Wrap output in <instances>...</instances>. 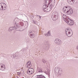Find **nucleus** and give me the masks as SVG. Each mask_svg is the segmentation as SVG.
I'll return each instance as SVG.
<instances>
[{
  "instance_id": "f257e3e1",
  "label": "nucleus",
  "mask_w": 78,
  "mask_h": 78,
  "mask_svg": "<svg viewBox=\"0 0 78 78\" xmlns=\"http://www.w3.org/2000/svg\"><path fill=\"white\" fill-rule=\"evenodd\" d=\"M44 5L43 6L42 10L44 12H46L47 8L48 6V5H52L54 4L55 6V0H44Z\"/></svg>"
},
{
  "instance_id": "f03ea898",
  "label": "nucleus",
  "mask_w": 78,
  "mask_h": 78,
  "mask_svg": "<svg viewBox=\"0 0 78 78\" xmlns=\"http://www.w3.org/2000/svg\"><path fill=\"white\" fill-rule=\"evenodd\" d=\"M63 12L67 15H72L73 14V9H71L70 7L67 5L64 6L62 9Z\"/></svg>"
},
{
  "instance_id": "7ed1b4c3",
  "label": "nucleus",
  "mask_w": 78,
  "mask_h": 78,
  "mask_svg": "<svg viewBox=\"0 0 78 78\" xmlns=\"http://www.w3.org/2000/svg\"><path fill=\"white\" fill-rule=\"evenodd\" d=\"M19 25L18 27V28H23V29L25 30L28 27V22L26 21V24L24 26V23L23 22H20L19 23Z\"/></svg>"
},
{
  "instance_id": "20e7f679",
  "label": "nucleus",
  "mask_w": 78,
  "mask_h": 78,
  "mask_svg": "<svg viewBox=\"0 0 78 78\" xmlns=\"http://www.w3.org/2000/svg\"><path fill=\"white\" fill-rule=\"evenodd\" d=\"M59 17V14L57 12H54L52 13L51 15L52 19L53 21L56 20Z\"/></svg>"
},
{
  "instance_id": "39448f33",
  "label": "nucleus",
  "mask_w": 78,
  "mask_h": 78,
  "mask_svg": "<svg viewBox=\"0 0 78 78\" xmlns=\"http://www.w3.org/2000/svg\"><path fill=\"white\" fill-rule=\"evenodd\" d=\"M70 30V28H69L65 29V34L68 37H71L72 36L73 34L71 35H70V30Z\"/></svg>"
},
{
  "instance_id": "423d86ee",
  "label": "nucleus",
  "mask_w": 78,
  "mask_h": 78,
  "mask_svg": "<svg viewBox=\"0 0 78 78\" xmlns=\"http://www.w3.org/2000/svg\"><path fill=\"white\" fill-rule=\"evenodd\" d=\"M66 23L68 24V25H73V23L74 22L73 20H70V19L69 18L67 21L66 22Z\"/></svg>"
},
{
  "instance_id": "0eeeda50",
  "label": "nucleus",
  "mask_w": 78,
  "mask_h": 78,
  "mask_svg": "<svg viewBox=\"0 0 78 78\" xmlns=\"http://www.w3.org/2000/svg\"><path fill=\"white\" fill-rule=\"evenodd\" d=\"M55 43L57 44V45H60L61 44V40L59 39H56L54 41Z\"/></svg>"
},
{
  "instance_id": "6e6552de",
  "label": "nucleus",
  "mask_w": 78,
  "mask_h": 78,
  "mask_svg": "<svg viewBox=\"0 0 78 78\" xmlns=\"http://www.w3.org/2000/svg\"><path fill=\"white\" fill-rule=\"evenodd\" d=\"M11 57H13V58L15 57L16 59H19V57H20V55H19L18 53H16L13 55H11Z\"/></svg>"
},
{
  "instance_id": "1a4fd4ad",
  "label": "nucleus",
  "mask_w": 78,
  "mask_h": 78,
  "mask_svg": "<svg viewBox=\"0 0 78 78\" xmlns=\"http://www.w3.org/2000/svg\"><path fill=\"white\" fill-rule=\"evenodd\" d=\"M32 66V65H31V62H30V61H29L26 64V67H27V68H30Z\"/></svg>"
},
{
  "instance_id": "9d476101",
  "label": "nucleus",
  "mask_w": 78,
  "mask_h": 78,
  "mask_svg": "<svg viewBox=\"0 0 78 78\" xmlns=\"http://www.w3.org/2000/svg\"><path fill=\"white\" fill-rule=\"evenodd\" d=\"M29 35L30 38H34L35 36V35H34V34L33 31L29 32Z\"/></svg>"
},
{
  "instance_id": "9b49d317",
  "label": "nucleus",
  "mask_w": 78,
  "mask_h": 78,
  "mask_svg": "<svg viewBox=\"0 0 78 78\" xmlns=\"http://www.w3.org/2000/svg\"><path fill=\"white\" fill-rule=\"evenodd\" d=\"M63 18L66 22L69 19V18L68 16H66L65 15H63Z\"/></svg>"
},
{
  "instance_id": "f8f14e48",
  "label": "nucleus",
  "mask_w": 78,
  "mask_h": 78,
  "mask_svg": "<svg viewBox=\"0 0 78 78\" xmlns=\"http://www.w3.org/2000/svg\"><path fill=\"white\" fill-rule=\"evenodd\" d=\"M50 47V45L49 44H47L45 46V47H44V49L45 50H48L49 48V47Z\"/></svg>"
},
{
  "instance_id": "ddd939ff",
  "label": "nucleus",
  "mask_w": 78,
  "mask_h": 78,
  "mask_svg": "<svg viewBox=\"0 0 78 78\" xmlns=\"http://www.w3.org/2000/svg\"><path fill=\"white\" fill-rule=\"evenodd\" d=\"M54 7V4H53L52 5H49V8L48 9V11H47L48 12L50 11H51V10Z\"/></svg>"
},
{
  "instance_id": "4468645a",
  "label": "nucleus",
  "mask_w": 78,
  "mask_h": 78,
  "mask_svg": "<svg viewBox=\"0 0 78 78\" xmlns=\"http://www.w3.org/2000/svg\"><path fill=\"white\" fill-rule=\"evenodd\" d=\"M68 2L70 5H72L75 2V1L74 0H68Z\"/></svg>"
},
{
  "instance_id": "2eb2a0df",
  "label": "nucleus",
  "mask_w": 78,
  "mask_h": 78,
  "mask_svg": "<svg viewBox=\"0 0 78 78\" xmlns=\"http://www.w3.org/2000/svg\"><path fill=\"white\" fill-rule=\"evenodd\" d=\"M36 78H45V77L42 75H37L36 76Z\"/></svg>"
},
{
  "instance_id": "dca6fc26",
  "label": "nucleus",
  "mask_w": 78,
  "mask_h": 78,
  "mask_svg": "<svg viewBox=\"0 0 78 78\" xmlns=\"http://www.w3.org/2000/svg\"><path fill=\"white\" fill-rule=\"evenodd\" d=\"M37 72H39V73H41L42 72H43L42 70V69L39 68H37Z\"/></svg>"
},
{
  "instance_id": "f3484780",
  "label": "nucleus",
  "mask_w": 78,
  "mask_h": 78,
  "mask_svg": "<svg viewBox=\"0 0 78 78\" xmlns=\"http://www.w3.org/2000/svg\"><path fill=\"white\" fill-rule=\"evenodd\" d=\"M33 23H34V24H35L37 25H39V23L37 21H34V20L33 21Z\"/></svg>"
},
{
  "instance_id": "a211bd4d",
  "label": "nucleus",
  "mask_w": 78,
  "mask_h": 78,
  "mask_svg": "<svg viewBox=\"0 0 78 78\" xmlns=\"http://www.w3.org/2000/svg\"><path fill=\"white\" fill-rule=\"evenodd\" d=\"M55 72H57V73L59 72V71L60 69L59 67H56L55 68Z\"/></svg>"
},
{
  "instance_id": "6ab92c4d",
  "label": "nucleus",
  "mask_w": 78,
  "mask_h": 78,
  "mask_svg": "<svg viewBox=\"0 0 78 78\" xmlns=\"http://www.w3.org/2000/svg\"><path fill=\"white\" fill-rule=\"evenodd\" d=\"M58 75H61V74L62 73V70L61 69H59V70L58 72Z\"/></svg>"
},
{
  "instance_id": "aec40b11",
  "label": "nucleus",
  "mask_w": 78,
  "mask_h": 78,
  "mask_svg": "<svg viewBox=\"0 0 78 78\" xmlns=\"http://www.w3.org/2000/svg\"><path fill=\"white\" fill-rule=\"evenodd\" d=\"M2 4H3V3H0V10H2L3 9V5Z\"/></svg>"
},
{
  "instance_id": "412c9836",
  "label": "nucleus",
  "mask_w": 78,
  "mask_h": 78,
  "mask_svg": "<svg viewBox=\"0 0 78 78\" xmlns=\"http://www.w3.org/2000/svg\"><path fill=\"white\" fill-rule=\"evenodd\" d=\"M42 62L44 63V64H45L47 62V60L45 59H43L42 60Z\"/></svg>"
},
{
  "instance_id": "4be33fe9",
  "label": "nucleus",
  "mask_w": 78,
  "mask_h": 78,
  "mask_svg": "<svg viewBox=\"0 0 78 78\" xmlns=\"http://www.w3.org/2000/svg\"><path fill=\"white\" fill-rule=\"evenodd\" d=\"M14 30V28H13V27H11L8 30V31H12V30Z\"/></svg>"
},
{
  "instance_id": "5701e85b",
  "label": "nucleus",
  "mask_w": 78,
  "mask_h": 78,
  "mask_svg": "<svg viewBox=\"0 0 78 78\" xmlns=\"http://www.w3.org/2000/svg\"><path fill=\"white\" fill-rule=\"evenodd\" d=\"M0 70H2V71H4L5 70V67L4 66H3L2 67V68Z\"/></svg>"
},
{
  "instance_id": "b1692460",
  "label": "nucleus",
  "mask_w": 78,
  "mask_h": 78,
  "mask_svg": "<svg viewBox=\"0 0 78 78\" xmlns=\"http://www.w3.org/2000/svg\"><path fill=\"white\" fill-rule=\"evenodd\" d=\"M5 65L2 64H0V70L2 68V67H4Z\"/></svg>"
},
{
  "instance_id": "393cba45",
  "label": "nucleus",
  "mask_w": 78,
  "mask_h": 78,
  "mask_svg": "<svg viewBox=\"0 0 78 78\" xmlns=\"http://www.w3.org/2000/svg\"><path fill=\"white\" fill-rule=\"evenodd\" d=\"M6 9V7L5 6L4 7V8H3V6L2 10H5V9Z\"/></svg>"
},
{
  "instance_id": "a878e982",
  "label": "nucleus",
  "mask_w": 78,
  "mask_h": 78,
  "mask_svg": "<svg viewBox=\"0 0 78 78\" xmlns=\"http://www.w3.org/2000/svg\"><path fill=\"white\" fill-rule=\"evenodd\" d=\"M25 51V49H23L20 51L21 52H24Z\"/></svg>"
},
{
  "instance_id": "bb28decb",
  "label": "nucleus",
  "mask_w": 78,
  "mask_h": 78,
  "mask_svg": "<svg viewBox=\"0 0 78 78\" xmlns=\"http://www.w3.org/2000/svg\"><path fill=\"white\" fill-rule=\"evenodd\" d=\"M45 35L46 36H49L50 34L48 33H46Z\"/></svg>"
},
{
  "instance_id": "cd10ccee",
  "label": "nucleus",
  "mask_w": 78,
  "mask_h": 78,
  "mask_svg": "<svg viewBox=\"0 0 78 78\" xmlns=\"http://www.w3.org/2000/svg\"><path fill=\"white\" fill-rule=\"evenodd\" d=\"M30 17H31V18H32V19H34V16H33V15H31L30 16Z\"/></svg>"
},
{
  "instance_id": "c85d7f7f",
  "label": "nucleus",
  "mask_w": 78,
  "mask_h": 78,
  "mask_svg": "<svg viewBox=\"0 0 78 78\" xmlns=\"http://www.w3.org/2000/svg\"><path fill=\"white\" fill-rule=\"evenodd\" d=\"M18 75V76H19L20 75H21V73H20V72H17V73Z\"/></svg>"
},
{
  "instance_id": "c756f323",
  "label": "nucleus",
  "mask_w": 78,
  "mask_h": 78,
  "mask_svg": "<svg viewBox=\"0 0 78 78\" xmlns=\"http://www.w3.org/2000/svg\"><path fill=\"white\" fill-rule=\"evenodd\" d=\"M47 74L48 75V76L49 77L50 76V72H47Z\"/></svg>"
},
{
  "instance_id": "7c9ffc66",
  "label": "nucleus",
  "mask_w": 78,
  "mask_h": 78,
  "mask_svg": "<svg viewBox=\"0 0 78 78\" xmlns=\"http://www.w3.org/2000/svg\"><path fill=\"white\" fill-rule=\"evenodd\" d=\"M27 73L28 74H29L30 75V74L31 71H30L29 70V71H28V72L27 71Z\"/></svg>"
},
{
  "instance_id": "2f4dec72",
  "label": "nucleus",
  "mask_w": 78,
  "mask_h": 78,
  "mask_svg": "<svg viewBox=\"0 0 78 78\" xmlns=\"http://www.w3.org/2000/svg\"><path fill=\"white\" fill-rule=\"evenodd\" d=\"M33 71H30V75H31V74H33Z\"/></svg>"
},
{
  "instance_id": "473e14b6",
  "label": "nucleus",
  "mask_w": 78,
  "mask_h": 78,
  "mask_svg": "<svg viewBox=\"0 0 78 78\" xmlns=\"http://www.w3.org/2000/svg\"><path fill=\"white\" fill-rule=\"evenodd\" d=\"M13 28H14V29H15L16 28V29H17V27H16V26H14Z\"/></svg>"
},
{
  "instance_id": "72a5a7b5",
  "label": "nucleus",
  "mask_w": 78,
  "mask_h": 78,
  "mask_svg": "<svg viewBox=\"0 0 78 78\" xmlns=\"http://www.w3.org/2000/svg\"><path fill=\"white\" fill-rule=\"evenodd\" d=\"M76 48H77V50H78V45L77 46Z\"/></svg>"
},
{
  "instance_id": "f704fd0d",
  "label": "nucleus",
  "mask_w": 78,
  "mask_h": 78,
  "mask_svg": "<svg viewBox=\"0 0 78 78\" xmlns=\"http://www.w3.org/2000/svg\"><path fill=\"white\" fill-rule=\"evenodd\" d=\"M39 18H41V16H39Z\"/></svg>"
},
{
  "instance_id": "c9c22d12",
  "label": "nucleus",
  "mask_w": 78,
  "mask_h": 78,
  "mask_svg": "<svg viewBox=\"0 0 78 78\" xmlns=\"http://www.w3.org/2000/svg\"><path fill=\"white\" fill-rule=\"evenodd\" d=\"M48 33L49 34H50V32H48Z\"/></svg>"
},
{
  "instance_id": "e433bc0d",
  "label": "nucleus",
  "mask_w": 78,
  "mask_h": 78,
  "mask_svg": "<svg viewBox=\"0 0 78 78\" xmlns=\"http://www.w3.org/2000/svg\"><path fill=\"white\" fill-rule=\"evenodd\" d=\"M17 78H19V77L18 76H17Z\"/></svg>"
},
{
  "instance_id": "4c0bfd02",
  "label": "nucleus",
  "mask_w": 78,
  "mask_h": 78,
  "mask_svg": "<svg viewBox=\"0 0 78 78\" xmlns=\"http://www.w3.org/2000/svg\"><path fill=\"white\" fill-rule=\"evenodd\" d=\"M70 31H71L72 32V30H70Z\"/></svg>"
},
{
  "instance_id": "58836bf2",
  "label": "nucleus",
  "mask_w": 78,
  "mask_h": 78,
  "mask_svg": "<svg viewBox=\"0 0 78 78\" xmlns=\"http://www.w3.org/2000/svg\"><path fill=\"white\" fill-rule=\"evenodd\" d=\"M4 4V5H6V4Z\"/></svg>"
},
{
  "instance_id": "ea45409f",
  "label": "nucleus",
  "mask_w": 78,
  "mask_h": 78,
  "mask_svg": "<svg viewBox=\"0 0 78 78\" xmlns=\"http://www.w3.org/2000/svg\"><path fill=\"white\" fill-rule=\"evenodd\" d=\"M37 16V17H38V16Z\"/></svg>"
}]
</instances>
